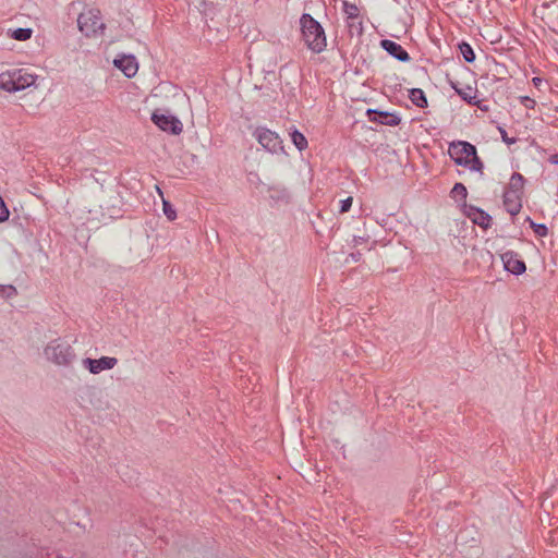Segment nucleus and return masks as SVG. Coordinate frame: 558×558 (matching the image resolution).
<instances>
[{
	"mask_svg": "<svg viewBox=\"0 0 558 558\" xmlns=\"http://www.w3.org/2000/svg\"><path fill=\"white\" fill-rule=\"evenodd\" d=\"M38 75L25 68H12L0 72V89L16 93L34 86Z\"/></svg>",
	"mask_w": 558,
	"mask_h": 558,
	"instance_id": "f257e3e1",
	"label": "nucleus"
},
{
	"mask_svg": "<svg viewBox=\"0 0 558 558\" xmlns=\"http://www.w3.org/2000/svg\"><path fill=\"white\" fill-rule=\"evenodd\" d=\"M300 24L306 47L315 53L324 51L327 47V39L322 25L310 14H303Z\"/></svg>",
	"mask_w": 558,
	"mask_h": 558,
	"instance_id": "f03ea898",
	"label": "nucleus"
},
{
	"mask_svg": "<svg viewBox=\"0 0 558 558\" xmlns=\"http://www.w3.org/2000/svg\"><path fill=\"white\" fill-rule=\"evenodd\" d=\"M77 28L86 38L101 37L106 31L101 12L96 8H85L77 16Z\"/></svg>",
	"mask_w": 558,
	"mask_h": 558,
	"instance_id": "7ed1b4c3",
	"label": "nucleus"
},
{
	"mask_svg": "<svg viewBox=\"0 0 558 558\" xmlns=\"http://www.w3.org/2000/svg\"><path fill=\"white\" fill-rule=\"evenodd\" d=\"M451 159L459 166L482 173L483 163L477 157L475 147L468 142L451 143L448 148Z\"/></svg>",
	"mask_w": 558,
	"mask_h": 558,
	"instance_id": "20e7f679",
	"label": "nucleus"
},
{
	"mask_svg": "<svg viewBox=\"0 0 558 558\" xmlns=\"http://www.w3.org/2000/svg\"><path fill=\"white\" fill-rule=\"evenodd\" d=\"M43 353L48 362L58 366H70L75 360L73 348L60 338L49 341Z\"/></svg>",
	"mask_w": 558,
	"mask_h": 558,
	"instance_id": "39448f33",
	"label": "nucleus"
},
{
	"mask_svg": "<svg viewBox=\"0 0 558 558\" xmlns=\"http://www.w3.org/2000/svg\"><path fill=\"white\" fill-rule=\"evenodd\" d=\"M523 186V175L513 173L504 194L505 208L512 216L517 215L522 207Z\"/></svg>",
	"mask_w": 558,
	"mask_h": 558,
	"instance_id": "423d86ee",
	"label": "nucleus"
},
{
	"mask_svg": "<svg viewBox=\"0 0 558 558\" xmlns=\"http://www.w3.org/2000/svg\"><path fill=\"white\" fill-rule=\"evenodd\" d=\"M153 122L162 131L180 134L183 125L181 121L167 110L158 109L151 114Z\"/></svg>",
	"mask_w": 558,
	"mask_h": 558,
	"instance_id": "0eeeda50",
	"label": "nucleus"
},
{
	"mask_svg": "<svg viewBox=\"0 0 558 558\" xmlns=\"http://www.w3.org/2000/svg\"><path fill=\"white\" fill-rule=\"evenodd\" d=\"M112 64L128 78L135 77L140 69V64L136 57L131 53L116 54V57L112 60Z\"/></svg>",
	"mask_w": 558,
	"mask_h": 558,
	"instance_id": "6e6552de",
	"label": "nucleus"
},
{
	"mask_svg": "<svg viewBox=\"0 0 558 558\" xmlns=\"http://www.w3.org/2000/svg\"><path fill=\"white\" fill-rule=\"evenodd\" d=\"M118 364V360L113 356H101L99 359L86 357L82 360V366L93 375L101 372L110 371Z\"/></svg>",
	"mask_w": 558,
	"mask_h": 558,
	"instance_id": "1a4fd4ad",
	"label": "nucleus"
},
{
	"mask_svg": "<svg viewBox=\"0 0 558 558\" xmlns=\"http://www.w3.org/2000/svg\"><path fill=\"white\" fill-rule=\"evenodd\" d=\"M154 97H159L163 101L183 102L185 95L181 89L170 83H161L155 87L153 92Z\"/></svg>",
	"mask_w": 558,
	"mask_h": 558,
	"instance_id": "9d476101",
	"label": "nucleus"
},
{
	"mask_svg": "<svg viewBox=\"0 0 558 558\" xmlns=\"http://www.w3.org/2000/svg\"><path fill=\"white\" fill-rule=\"evenodd\" d=\"M254 136L265 150L271 154L277 151L279 147V136L276 132L265 128H257L254 132Z\"/></svg>",
	"mask_w": 558,
	"mask_h": 558,
	"instance_id": "9b49d317",
	"label": "nucleus"
},
{
	"mask_svg": "<svg viewBox=\"0 0 558 558\" xmlns=\"http://www.w3.org/2000/svg\"><path fill=\"white\" fill-rule=\"evenodd\" d=\"M505 269L513 275H522L526 270L525 263L520 258L519 254L508 251L501 255Z\"/></svg>",
	"mask_w": 558,
	"mask_h": 558,
	"instance_id": "f8f14e48",
	"label": "nucleus"
},
{
	"mask_svg": "<svg viewBox=\"0 0 558 558\" xmlns=\"http://www.w3.org/2000/svg\"><path fill=\"white\" fill-rule=\"evenodd\" d=\"M366 113L371 121L378 122L380 124L397 125L400 122V117L395 112L369 108Z\"/></svg>",
	"mask_w": 558,
	"mask_h": 558,
	"instance_id": "ddd939ff",
	"label": "nucleus"
},
{
	"mask_svg": "<svg viewBox=\"0 0 558 558\" xmlns=\"http://www.w3.org/2000/svg\"><path fill=\"white\" fill-rule=\"evenodd\" d=\"M380 46L385 49L389 54L395 57L399 61L407 62L410 60L409 53L396 41L389 39H383L380 41Z\"/></svg>",
	"mask_w": 558,
	"mask_h": 558,
	"instance_id": "4468645a",
	"label": "nucleus"
},
{
	"mask_svg": "<svg viewBox=\"0 0 558 558\" xmlns=\"http://www.w3.org/2000/svg\"><path fill=\"white\" fill-rule=\"evenodd\" d=\"M34 35V29L31 27H16L7 31V37L16 41H27Z\"/></svg>",
	"mask_w": 558,
	"mask_h": 558,
	"instance_id": "2eb2a0df",
	"label": "nucleus"
},
{
	"mask_svg": "<svg viewBox=\"0 0 558 558\" xmlns=\"http://www.w3.org/2000/svg\"><path fill=\"white\" fill-rule=\"evenodd\" d=\"M288 134H289V137H290L291 142L294 144V146L300 151H302V150L307 148L308 143H307V140L304 136V134L299 132L296 129H289L288 130Z\"/></svg>",
	"mask_w": 558,
	"mask_h": 558,
	"instance_id": "dca6fc26",
	"label": "nucleus"
},
{
	"mask_svg": "<svg viewBox=\"0 0 558 558\" xmlns=\"http://www.w3.org/2000/svg\"><path fill=\"white\" fill-rule=\"evenodd\" d=\"M409 98L413 102V105H426L427 100L425 98L424 92L420 88H414L409 92Z\"/></svg>",
	"mask_w": 558,
	"mask_h": 558,
	"instance_id": "f3484780",
	"label": "nucleus"
},
{
	"mask_svg": "<svg viewBox=\"0 0 558 558\" xmlns=\"http://www.w3.org/2000/svg\"><path fill=\"white\" fill-rule=\"evenodd\" d=\"M459 48H460L461 54L463 56V58L466 62H473L475 60V53L469 44L462 43L459 46Z\"/></svg>",
	"mask_w": 558,
	"mask_h": 558,
	"instance_id": "a211bd4d",
	"label": "nucleus"
},
{
	"mask_svg": "<svg viewBox=\"0 0 558 558\" xmlns=\"http://www.w3.org/2000/svg\"><path fill=\"white\" fill-rule=\"evenodd\" d=\"M459 95L461 96V98L464 100V101H468L470 102V105H478V101L472 104L471 100L473 98H475V92L473 90V88L471 87H465V88H460V89H457Z\"/></svg>",
	"mask_w": 558,
	"mask_h": 558,
	"instance_id": "6ab92c4d",
	"label": "nucleus"
},
{
	"mask_svg": "<svg viewBox=\"0 0 558 558\" xmlns=\"http://www.w3.org/2000/svg\"><path fill=\"white\" fill-rule=\"evenodd\" d=\"M475 223H477L481 227H488L490 222V217L483 211L477 210L474 214V217L472 218Z\"/></svg>",
	"mask_w": 558,
	"mask_h": 558,
	"instance_id": "aec40b11",
	"label": "nucleus"
},
{
	"mask_svg": "<svg viewBox=\"0 0 558 558\" xmlns=\"http://www.w3.org/2000/svg\"><path fill=\"white\" fill-rule=\"evenodd\" d=\"M466 194H468L466 189L462 183H456L451 190V195L454 198L464 199L466 197Z\"/></svg>",
	"mask_w": 558,
	"mask_h": 558,
	"instance_id": "412c9836",
	"label": "nucleus"
},
{
	"mask_svg": "<svg viewBox=\"0 0 558 558\" xmlns=\"http://www.w3.org/2000/svg\"><path fill=\"white\" fill-rule=\"evenodd\" d=\"M162 209H163V214L166 215V217L169 219V220H174L177 218V213H175V209L172 207V205L167 202V201H162Z\"/></svg>",
	"mask_w": 558,
	"mask_h": 558,
	"instance_id": "4be33fe9",
	"label": "nucleus"
},
{
	"mask_svg": "<svg viewBox=\"0 0 558 558\" xmlns=\"http://www.w3.org/2000/svg\"><path fill=\"white\" fill-rule=\"evenodd\" d=\"M9 216H10L9 209H8L4 201L0 196V223L7 221L9 219Z\"/></svg>",
	"mask_w": 558,
	"mask_h": 558,
	"instance_id": "5701e85b",
	"label": "nucleus"
},
{
	"mask_svg": "<svg viewBox=\"0 0 558 558\" xmlns=\"http://www.w3.org/2000/svg\"><path fill=\"white\" fill-rule=\"evenodd\" d=\"M534 232L538 235V236H546L547 233H548V229L545 225H536L534 222L531 223Z\"/></svg>",
	"mask_w": 558,
	"mask_h": 558,
	"instance_id": "b1692460",
	"label": "nucleus"
},
{
	"mask_svg": "<svg viewBox=\"0 0 558 558\" xmlns=\"http://www.w3.org/2000/svg\"><path fill=\"white\" fill-rule=\"evenodd\" d=\"M352 202H353V198L352 197H347L345 199H342L340 202L341 206H340V213L343 214V213H347L350 210L351 206H352Z\"/></svg>",
	"mask_w": 558,
	"mask_h": 558,
	"instance_id": "393cba45",
	"label": "nucleus"
},
{
	"mask_svg": "<svg viewBox=\"0 0 558 558\" xmlns=\"http://www.w3.org/2000/svg\"><path fill=\"white\" fill-rule=\"evenodd\" d=\"M499 130V133L501 135V138L502 141L507 144V145H512L515 143V138L514 137H509L506 130L501 126L498 128Z\"/></svg>",
	"mask_w": 558,
	"mask_h": 558,
	"instance_id": "a878e982",
	"label": "nucleus"
},
{
	"mask_svg": "<svg viewBox=\"0 0 558 558\" xmlns=\"http://www.w3.org/2000/svg\"><path fill=\"white\" fill-rule=\"evenodd\" d=\"M550 161H551L553 163H558V155L553 156V157L550 158Z\"/></svg>",
	"mask_w": 558,
	"mask_h": 558,
	"instance_id": "bb28decb",
	"label": "nucleus"
},
{
	"mask_svg": "<svg viewBox=\"0 0 558 558\" xmlns=\"http://www.w3.org/2000/svg\"><path fill=\"white\" fill-rule=\"evenodd\" d=\"M8 290H9V295L15 294V289L13 287H9Z\"/></svg>",
	"mask_w": 558,
	"mask_h": 558,
	"instance_id": "cd10ccee",
	"label": "nucleus"
},
{
	"mask_svg": "<svg viewBox=\"0 0 558 558\" xmlns=\"http://www.w3.org/2000/svg\"><path fill=\"white\" fill-rule=\"evenodd\" d=\"M533 82H534L535 85H538L541 83V80L535 77V78H533Z\"/></svg>",
	"mask_w": 558,
	"mask_h": 558,
	"instance_id": "c85d7f7f",
	"label": "nucleus"
}]
</instances>
